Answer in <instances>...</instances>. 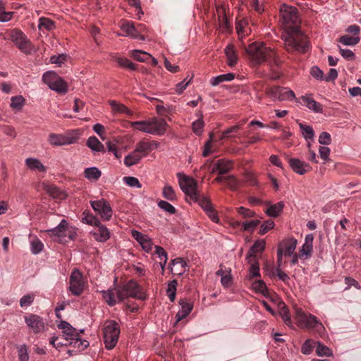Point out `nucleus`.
<instances>
[{"label":"nucleus","mask_w":361,"mask_h":361,"mask_svg":"<svg viewBox=\"0 0 361 361\" xmlns=\"http://www.w3.org/2000/svg\"><path fill=\"white\" fill-rule=\"evenodd\" d=\"M280 15L284 30L281 38L286 51L293 53H306L309 49V42L300 30L301 20L298 9L283 4L280 8Z\"/></svg>","instance_id":"f257e3e1"},{"label":"nucleus","mask_w":361,"mask_h":361,"mask_svg":"<svg viewBox=\"0 0 361 361\" xmlns=\"http://www.w3.org/2000/svg\"><path fill=\"white\" fill-rule=\"evenodd\" d=\"M248 60L253 66H258L265 61L276 63L275 51L267 47L264 42H254L245 48Z\"/></svg>","instance_id":"f03ea898"},{"label":"nucleus","mask_w":361,"mask_h":361,"mask_svg":"<svg viewBox=\"0 0 361 361\" xmlns=\"http://www.w3.org/2000/svg\"><path fill=\"white\" fill-rule=\"evenodd\" d=\"M295 319L301 328L314 329L319 334H324L325 328L318 318L310 313L305 312L301 307H295Z\"/></svg>","instance_id":"7ed1b4c3"},{"label":"nucleus","mask_w":361,"mask_h":361,"mask_svg":"<svg viewBox=\"0 0 361 361\" xmlns=\"http://www.w3.org/2000/svg\"><path fill=\"white\" fill-rule=\"evenodd\" d=\"M58 328L62 330L63 336L66 341H69V345H73L78 350H83L89 345V342L87 340H82L80 333L68 322L61 321Z\"/></svg>","instance_id":"20e7f679"},{"label":"nucleus","mask_w":361,"mask_h":361,"mask_svg":"<svg viewBox=\"0 0 361 361\" xmlns=\"http://www.w3.org/2000/svg\"><path fill=\"white\" fill-rule=\"evenodd\" d=\"M178 183L182 191L185 194L187 200L193 202L199 200V191L197 181L183 173H178Z\"/></svg>","instance_id":"39448f33"},{"label":"nucleus","mask_w":361,"mask_h":361,"mask_svg":"<svg viewBox=\"0 0 361 361\" xmlns=\"http://www.w3.org/2000/svg\"><path fill=\"white\" fill-rule=\"evenodd\" d=\"M120 334L118 324L114 321H108L104 327V341L107 349L111 350L115 347Z\"/></svg>","instance_id":"423d86ee"},{"label":"nucleus","mask_w":361,"mask_h":361,"mask_svg":"<svg viewBox=\"0 0 361 361\" xmlns=\"http://www.w3.org/2000/svg\"><path fill=\"white\" fill-rule=\"evenodd\" d=\"M118 287L121 292L119 294L122 296L123 300L130 297L144 300L147 298L146 294L142 290L140 286L133 280Z\"/></svg>","instance_id":"0eeeda50"},{"label":"nucleus","mask_w":361,"mask_h":361,"mask_svg":"<svg viewBox=\"0 0 361 361\" xmlns=\"http://www.w3.org/2000/svg\"><path fill=\"white\" fill-rule=\"evenodd\" d=\"M7 37L13 42L23 52L27 54L32 51V44L21 30L17 29L11 30L7 32Z\"/></svg>","instance_id":"6e6552de"},{"label":"nucleus","mask_w":361,"mask_h":361,"mask_svg":"<svg viewBox=\"0 0 361 361\" xmlns=\"http://www.w3.org/2000/svg\"><path fill=\"white\" fill-rule=\"evenodd\" d=\"M78 140V135L75 131L64 134L51 133L47 138L49 143L54 147L71 145L75 143Z\"/></svg>","instance_id":"1a4fd4ad"},{"label":"nucleus","mask_w":361,"mask_h":361,"mask_svg":"<svg viewBox=\"0 0 361 361\" xmlns=\"http://www.w3.org/2000/svg\"><path fill=\"white\" fill-rule=\"evenodd\" d=\"M266 94L273 101H286L294 100L298 102L295 99V94L290 89L284 87H271L266 90Z\"/></svg>","instance_id":"9d476101"},{"label":"nucleus","mask_w":361,"mask_h":361,"mask_svg":"<svg viewBox=\"0 0 361 361\" xmlns=\"http://www.w3.org/2000/svg\"><path fill=\"white\" fill-rule=\"evenodd\" d=\"M55 241L62 242L66 237L72 238L68 223L66 220L62 219L59 224L55 228L45 231Z\"/></svg>","instance_id":"9b49d317"},{"label":"nucleus","mask_w":361,"mask_h":361,"mask_svg":"<svg viewBox=\"0 0 361 361\" xmlns=\"http://www.w3.org/2000/svg\"><path fill=\"white\" fill-rule=\"evenodd\" d=\"M85 289V280L82 274L78 269H75L69 279V290L74 295H80Z\"/></svg>","instance_id":"f8f14e48"},{"label":"nucleus","mask_w":361,"mask_h":361,"mask_svg":"<svg viewBox=\"0 0 361 361\" xmlns=\"http://www.w3.org/2000/svg\"><path fill=\"white\" fill-rule=\"evenodd\" d=\"M93 210L99 215L104 221H109L113 215V210L108 201L104 199L90 202Z\"/></svg>","instance_id":"ddd939ff"},{"label":"nucleus","mask_w":361,"mask_h":361,"mask_svg":"<svg viewBox=\"0 0 361 361\" xmlns=\"http://www.w3.org/2000/svg\"><path fill=\"white\" fill-rule=\"evenodd\" d=\"M120 28L124 32L123 35L126 37L142 41L145 40V36L141 34V32L145 30V27L142 24H139L137 27H135L133 22L124 21L121 24Z\"/></svg>","instance_id":"4468645a"},{"label":"nucleus","mask_w":361,"mask_h":361,"mask_svg":"<svg viewBox=\"0 0 361 361\" xmlns=\"http://www.w3.org/2000/svg\"><path fill=\"white\" fill-rule=\"evenodd\" d=\"M24 320L28 328L34 334H40L45 330V323L42 317L37 314H30L24 317Z\"/></svg>","instance_id":"2eb2a0df"},{"label":"nucleus","mask_w":361,"mask_h":361,"mask_svg":"<svg viewBox=\"0 0 361 361\" xmlns=\"http://www.w3.org/2000/svg\"><path fill=\"white\" fill-rule=\"evenodd\" d=\"M131 235L145 252L152 253L153 242L150 237L136 230L131 231Z\"/></svg>","instance_id":"dca6fc26"},{"label":"nucleus","mask_w":361,"mask_h":361,"mask_svg":"<svg viewBox=\"0 0 361 361\" xmlns=\"http://www.w3.org/2000/svg\"><path fill=\"white\" fill-rule=\"evenodd\" d=\"M297 245V240L293 237H289L279 243L277 250L283 254L285 257H290L295 252Z\"/></svg>","instance_id":"f3484780"},{"label":"nucleus","mask_w":361,"mask_h":361,"mask_svg":"<svg viewBox=\"0 0 361 361\" xmlns=\"http://www.w3.org/2000/svg\"><path fill=\"white\" fill-rule=\"evenodd\" d=\"M149 130H152L150 135L161 136L166 133L169 125L164 119L151 118L149 119Z\"/></svg>","instance_id":"a211bd4d"},{"label":"nucleus","mask_w":361,"mask_h":361,"mask_svg":"<svg viewBox=\"0 0 361 361\" xmlns=\"http://www.w3.org/2000/svg\"><path fill=\"white\" fill-rule=\"evenodd\" d=\"M120 293L118 286L102 291L103 299L109 306H114L123 300L122 296L119 294Z\"/></svg>","instance_id":"6ab92c4d"},{"label":"nucleus","mask_w":361,"mask_h":361,"mask_svg":"<svg viewBox=\"0 0 361 361\" xmlns=\"http://www.w3.org/2000/svg\"><path fill=\"white\" fill-rule=\"evenodd\" d=\"M90 233L92 235L95 240L100 243L106 242L111 236L109 230L101 222L99 225L94 227Z\"/></svg>","instance_id":"aec40b11"},{"label":"nucleus","mask_w":361,"mask_h":361,"mask_svg":"<svg viewBox=\"0 0 361 361\" xmlns=\"http://www.w3.org/2000/svg\"><path fill=\"white\" fill-rule=\"evenodd\" d=\"M180 309L176 315V323L186 318L193 309V303L186 299H180L179 300Z\"/></svg>","instance_id":"412c9836"},{"label":"nucleus","mask_w":361,"mask_h":361,"mask_svg":"<svg viewBox=\"0 0 361 361\" xmlns=\"http://www.w3.org/2000/svg\"><path fill=\"white\" fill-rule=\"evenodd\" d=\"M288 163L293 171L299 175H303L311 169V166L308 163L299 159L291 158L288 160Z\"/></svg>","instance_id":"4be33fe9"},{"label":"nucleus","mask_w":361,"mask_h":361,"mask_svg":"<svg viewBox=\"0 0 361 361\" xmlns=\"http://www.w3.org/2000/svg\"><path fill=\"white\" fill-rule=\"evenodd\" d=\"M314 235L309 233L305 235V242L300 249V258L307 259L312 255L313 250Z\"/></svg>","instance_id":"5701e85b"},{"label":"nucleus","mask_w":361,"mask_h":361,"mask_svg":"<svg viewBox=\"0 0 361 361\" xmlns=\"http://www.w3.org/2000/svg\"><path fill=\"white\" fill-rule=\"evenodd\" d=\"M221 278V284L225 288L231 287L233 284V276L231 269L228 267H221L216 273Z\"/></svg>","instance_id":"b1692460"},{"label":"nucleus","mask_w":361,"mask_h":361,"mask_svg":"<svg viewBox=\"0 0 361 361\" xmlns=\"http://www.w3.org/2000/svg\"><path fill=\"white\" fill-rule=\"evenodd\" d=\"M302 103L308 109L314 113H322L323 106L321 104L316 102L312 97V95L305 94L300 97Z\"/></svg>","instance_id":"393cba45"},{"label":"nucleus","mask_w":361,"mask_h":361,"mask_svg":"<svg viewBox=\"0 0 361 361\" xmlns=\"http://www.w3.org/2000/svg\"><path fill=\"white\" fill-rule=\"evenodd\" d=\"M25 166L30 171L38 173H46L47 167L38 159L35 157H29L25 160Z\"/></svg>","instance_id":"a878e982"},{"label":"nucleus","mask_w":361,"mask_h":361,"mask_svg":"<svg viewBox=\"0 0 361 361\" xmlns=\"http://www.w3.org/2000/svg\"><path fill=\"white\" fill-rule=\"evenodd\" d=\"M232 169V162L227 159H219L215 162L211 169V173L217 172L219 174H224Z\"/></svg>","instance_id":"bb28decb"},{"label":"nucleus","mask_w":361,"mask_h":361,"mask_svg":"<svg viewBox=\"0 0 361 361\" xmlns=\"http://www.w3.org/2000/svg\"><path fill=\"white\" fill-rule=\"evenodd\" d=\"M171 273L176 275H181L186 270L187 263L182 258L177 257L172 259L170 263Z\"/></svg>","instance_id":"cd10ccee"},{"label":"nucleus","mask_w":361,"mask_h":361,"mask_svg":"<svg viewBox=\"0 0 361 361\" xmlns=\"http://www.w3.org/2000/svg\"><path fill=\"white\" fill-rule=\"evenodd\" d=\"M283 208L284 203L283 202H279L276 204L267 203V207L264 212L268 216L276 218L281 214Z\"/></svg>","instance_id":"c85d7f7f"},{"label":"nucleus","mask_w":361,"mask_h":361,"mask_svg":"<svg viewBox=\"0 0 361 361\" xmlns=\"http://www.w3.org/2000/svg\"><path fill=\"white\" fill-rule=\"evenodd\" d=\"M109 104L112 109L114 114H125L128 116L133 115V111L128 109L124 104L119 103L115 100H110Z\"/></svg>","instance_id":"c756f323"},{"label":"nucleus","mask_w":361,"mask_h":361,"mask_svg":"<svg viewBox=\"0 0 361 361\" xmlns=\"http://www.w3.org/2000/svg\"><path fill=\"white\" fill-rule=\"evenodd\" d=\"M225 54L227 57L228 65L229 66H233L237 63L238 60V55L235 50L234 46L233 44H228L225 49Z\"/></svg>","instance_id":"7c9ffc66"},{"label":"nucleus","mask_w":361,"mask_h":361,"mask_svg":"<svg viewBox=\"0 0 361 361\" xmlns=\"http://www.w3.org/2000/svg\"><path fill=\"white\" fill-rule=\"evenodd\" d=\"M265 245L264 239L256 240L248 252L247 258H255L257 253L262 252L265 249Z\"/></svg>","instance_id":"2f4dec72"},{"label":"nucleus","mask_w":361,"mask_h":361,"mask_svg":"<svg viewBox=\"0 0 361 361\" xmlns=\"http://www.w3.org/2000/svg\"><path fill=\"white\" fill-rule=\"evenodd\" d=\"M85 177L90 181H97L102 176L101 171L97 167H89L84 171Z\"/></svg>","instance_id":"473e14b6"},{"label":"nucleus","mask_w":361,"mask_h":361,"mask_svg":"<svg viewBox=\"0 0 361 361\" xmlns=\"http://www.w3.org/2000/svg\"><path fill=\"white\" fill-rule=\"evenodd\" d=\"M143 157H141L135 149L124 158V164L128 166H132L138 164Z\"/></svg>","instance_id":"72a5a7b5"},{"label":"nucleus","mask_w":361,"mask_h":361,"mask_svg":"<svg viewBox=\"0 0 361 361\" xmlns=\"http://www.w3.org/2000/svg\"><path fill=\"white\" fill-rule=\"evenodd\" d=\"M49 87L56 92L65 94L68 92L67 83L59 75V80L54 84L49 85Z\"/></svg>","instance_id":"f704fd0d"},{"label":"nucleus","mask_w":361,"mask_h":361,"mask_svg":"<svg viewBox=\"0 0 361 361\" xmlns=\"http://www.w3.org/2000/svg\"><path fill=\"white\" fill-rule=\"evenodd\" d=\"M87 146L94 152L104 151L103 144L95 136H90L87 140Z\"/></svg>","instance_id":"c9c22d12"},{"label":"nucleus","mask_w":361,"mask_h":361,"mask_svg":"<svg viewBox=\"0 0 361 361\" xmlns=\"http://www.w3.org/2000/svg\"><path fill=\"white\" fill-rule=\"evenodd\" d=\"M130 125L134 129L139 130L140 132H142V133H145L147 134H150V133H152V130H149V120L140 121H131L130 123Z\"/></svg>","instance_id":"e433bc0d"},{"label":"nucleus","mask_w":361,"mask_h":361,"mask_svg":"<svg viewBox=\"0 0 361 361\" xmlns=\"http://www.w3.org/2000/svg\"><path fill=\"white\" fill-rule=\"evenodd\" d=\"M235 75L233 73H228L213 77L210 80V84L212 86H216L224 81H231L234 79Z\"/></svg>","instance_id":"4c0bfd02"},{"label":"nucleus","mask_w":361,"mask_h":361,"mask_svg":"<svg viewBox=\"0 0 361 361\" xmlns=\"http://www.w3.org/2000/svg\"><path fill=\"white\" fill-rule=\"evenodd\" d=\"M130 56L134 59L140 62H147L152 58V56L149 53L139 49L133 50Z\"/></svg>","instance_id":"58836bf2"},{"label":"nucleus","mask_w":361,"mask_h":361,"mask_svg":"<svg viewBox=\"0 0 361 361\" xmlns=\"http://www.w3.org/2000/svg\"><path fill=\"white\" fill-rule=\"evenodd\" d=\"M47 192L53 198L56 199H64L66 197V194L61 190L58 187L55 185H47L46 187Z\"/></svg>","instance_id":"ea45409f"},{"label":"nucleus","mask_w":361,"mask_h":361,"mask_svg":"<svg viewBox=\"0 0 361 361\" xmlns=\"http://www.w3.org/2000/svg\"><path fill=\"white\" fill-rule=\"evenodd\" d=\"M30 251L33 255H37L42 251L44 249V244L37 237L31 238L30 241Z\"/></svg>","instance_id":"a19ab883"},{"label":"nucleus","mask_w":361,"mask_h":361,"mask_svg":"<svg viewBox=\"0 0 361 361\" xmlns=\"http://www.w3.org/2000/svg\"><path fill=\"white\" fill-rule=\"evenodd\" d=\"M135 150L140 154L141 157H146L148 153L150 152V145H149V142L146 141H140L136 145Z\"/></svg>","instance_id":"79ce46f5"},{"label":"nucleus","mask_w":361,"mask_h":361,"mask_svg":"<svg viewBox=\"0 0 361 361\" xmlns=\"http://www.w3.org/2000/svg\"><path fill=\"white\" fill-rule=\"evenodd\" d=\"M316 353L319 357L334 356L332 350L320 342H317Z\"/></svg>","instance_id":"37998d69"},{"label":"nucleus","mask_w":361,"mask_h":361,"mask_svg":"<svg viewBox=\"0 0 361 361\" xmlns=\"http://www.w3.org/2000/svg\"><path fill=\"white\" fill-rule=\"evenodd\" d=\"M252 288L256 293H261L267 296L268 294V289L265 283L262 280H257L252 283Z\"/></svg>","instance_id":"c03bdc74"},{"label":"nucleus","mask_w":361,"mask_h":361,"mask_svg":"<svg viewBox=\"0 0 361 361\" xmlns=\"http://www.w3.org/2000/svg\"><path fill=\"white\" fill-rule=\"evenodd\" d=\"M162 196L169 201H175L177 196L174 189L169 185H165L162 189Z\"/></svg>","instance_id":"a18cd8bd"},{"label":"nucleus","mask_w":361,"mask_h":361,"mask_svg":"<svg viewBox=\"0 0 361 361\" xmlns=\"http://www.w3.org/2000/svg\"><path fill=\"white\" fill-rule=\"evenodd\" d=\"M59 80V75L52 71L45 72L42 75V80L47 85L54 84Z\"/></svg>","instance_id":"49530a36"},{"label":"nucleus","mask_w":361,"mask_h":361,"mask_svg":"<svg viewBox=\"0 0 361 361\" xmlns=\"http://www.w3.org/2000/svg\"><path fill=\"white\" fill-rule=\"evenodd\" d=\"M360 40V37L358 36H349L348 35H345L340 37L339 42L345 46H353L357 44Z\"/></svg>","instance_id":"de8ad7c7"},{"label":"nucleus","mask_w":361,"mask_h":361,"mask_svg":"<svg viewBox=\"0 0 361 361\" xmlns=\"http://www.w3.org/2000/svg\"><path fill=\"white\" fill-rule=\"evenodd\" d=\"M25 104V99L23 96L18 95L11 97V107L16 110H20Z\"/></svg>","instance_id":"09e8293b"},{"label":"nucleus","mask_w":361,"mask_h":361,"mask_svg":"<svg viewBox=\"0 0 361 361\" xmlns=\"http://www.w3.org/2000/svg\"><path fill=\"white\" fill-rule=\"evenodd\" d=\"M299 126L305 139L306 140H312L314 136L313 128L310 126H306L302 123H300Z\"/></svg>","instance_id":"8fccbe9b"},{"label":"nucleus","mask_w":361,"mask_h":361,"mask_svg":"<svg viewBox=\"0 0 361 361\" xmlns=\"http://www.w3.org/2000/svg\"><path fill=\"white\" fill-rule=\"evenodd\" d=\"M157 205L161 209L168 214H173L176 212V208L167 201L160 200L158 202Z\"/></svg>","instance_id":"3c124183"},{"label":"nucleus","mask_w":361,"mask_h":361,"mask_svg":"<svg viewBox=\"0 0 361 361\" xmlns=\"http://www.w3.org/2000/svg\"><path fill=\"white\" fill-rule=\"evenodd\" d=\"M39 29L51 30L55 27L54 23L47 18H40L39 20Z\"/></svg>","instance_id":"603ef678"},{"label":"nucleus","mask_w":361,"mask_h":361,"mask_svg":"<svg viewBox=\"0 0 361 361\" xmlns=\"http://www.w3.org/2000/svg\"><path fill=\"white\" fill-rule=\"evenodd\" d=\"M13 12L6 11L4 4L0 1V22H8L13 18Z\"/></svg>","instance_id":"864d4df0"},{"label":"nucleus","mask_w":361,"mask_h":361,"mask_svg":"<svg viewBox=\"0 0 361 361\" xmlns=\"http://www.w3.org/2000/svg\"><path fill=\"white\" fill-rule=\"evenodd\" d=\"M82 221L84 224L93 226L94 227L96 226L97 225H99V224L100 223V221L96 216L86 212L83 213V217Z\"/></svg>","instance_id":"5fc2aeb1"},{"label":"nucleus","mask_w":361,"mask_h":361,"mask_svg":"<svg viewBox=\"0 0 361 361\" xmlns=\"http://www.w3.org/2000/svg\"><path fill=\"white\" fill-rule=\"evenodd\" d=\"M260 221L257 219H252L248 221L242 223V228L245 231L253 232L257 226L259 224Z\"/></svg>","instance_id":"6e6d98bb"},{"label":"nucleus","mask_w":361,"mask_h":361,"mask_svg":"<svg viewBox=\"0 0 361 361\" xmlns=\"http://www.w3.org/2000/svg\"><path fill=\"white\" fill-rule=\"evenodd\" d=\"M315 344H317V342L312 339L306 340L302 345L301 352L304 355H310L313 351Z\"/></svg>","instance_id":"4d7b16f0"},{"label":"nucleus","mask_w":361,"mask_h":361,"mask_svg":"<svg viewBox=\"0 0 361 361\" xmlns=\"http://www.w3.org/2000/svg\"><path fill=\"white\" fill-rule=\"evenodd\" d=\"M116 61L122 68H128L129 70H135L136 68L135 64L127 58L118 57L116 59Z\"/></svg>","instance_id":"13d9d810"},{"label":"nucleus","mask_w":361,"mask_h":361,"mask_svg":"<svg viewBox=\"0 0 361 361\" xmlns=\"http://www.w3.org/2000/svg\"><path fill=\"white\" fill-rule=\"evenodd\" d=\"M18 355L19 361H28V348L26 345L23 344L18 348Z\"/></svg>","instance_id":"bf43d9fd"},{"label":"nucleus","mask_w":361,"mask_h":361,"mask_svg":"<svg viewBox=\"0 0 361 361\" xmlns=\"http://www.w3.org/2000/svg\"><path fill=\"white\" fill-rule=\"evenodd\" d=\"M275 226V223L272 220H267L262 224L259 233L262 235L272 230Z\"/></svg>","instance_id":"052dcab7"},{"label":"nucleus","mask_w":361,"mask_h":361,"mask_svg":"<svg viewBox=\"0 0 361 361\" xmlns=\"http://www.w3.org/2000/svg\"><path fill=\"white\" fill-rule=\"evenodd\" d=\"M123 182L131 188H140L142 187L139 180L133 176H125L123 178Z\"/></svg>","instance_id":"680f3d73"},{"label":"nucleus","mask_w":361,"mask_h":361,"mask_svg":"<svg viewBox=\"0 0 361 361\" xmlns=\"http://www.w3.org/2000/svg\"><path fill=\"white\" fill-rule=\"evenodd\" d=\"M204 121L202 118H199L192 123V129L193 133L197 135H200L204 129Z\"/></svg>","instance_id":"e2e57ef3"},{"label":"nucleus","mask_w":361,"mask_h":361,"mask_svg":"<svg viewBox=\"0 0 361 361\" xmlns=\"http://www.w3.org/2000/svg\"><path fill=\"white\" fill-rule=\"evenodd\" d=\"M167 295L171 302H173L176 298V281H173L168 284L166 289Z\"/></svg>","instance_id":"0e129e2a"},{"label":"nucleus","mask_w":361,"mask_h":361,"mask_svg":"<svg viewBox=\"0 0 361 361\" xmlns=\"http://www.w3.org/2000/svg\"><path fill=\"white\" fill-rule=\"evenodd\" d=\"M197 202H198L199 205L204 212L213 207L209 198L205 196L201 197L200 193L199 200Z\"/></svg>","instance_id":"69168bd1"},{"label":"nucleus","mask_w":361,"mask_h":361,"mask_svg":"<svg viewBox=\"0 0 361 361\" xmlns=\"http://www.w3.org/2000/svg\"><path fill=\"white\" fill-rule=\"evenodd\" d=\"M35 299V294L30 293L23 295L20 300V305L21 307H27L32 305Z\"/></svg>","instance_id":"338daca9"},{"label":"nucleus","mask_w":361,"mask_h":361,"mask_svg":"<svg viewBox=\"0 0 361 361\" xmlns=\"http://www.w3.org/2000/svg\"><path fill=\"white\" fill-rule=\"evenodd\" d=\"M259 263L255 261L251 264L249 269V279L259 276Z\"/></svg>","instance_id":"774afa93"}]
</instances>
